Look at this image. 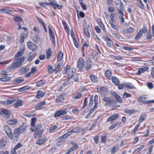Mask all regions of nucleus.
Listing matches in <instances>:
<instances>
[{"mask_svg":"<svg viewBox=\"0 0 154 154\" xmlns=\"http://www.w3.org/2000/svg\"><path fill=\"white\" fill-rule=\"evenodd\" d=\"M75 69L72 67L71 68L69 65H66L64 67L62 73L65 75L67 73L68 74V80L72 77L74 75Z\"/></svg>","mask_w":154,"mask_h":154,"instance_id":"1","label":"nucleus"},{"mask_svg":"<svg viewBox=\"0 0 154 154\" xmlns=\"http://www.w3.org/2000/svg\"><path fill=\"white\" fill-rule=\"evenodd\" d=\"M26 127L25 125H22L15 129L13 133L14 137L16 138L15 139L17 140L18 138L19 135L26 130Z\"/></svg>","mask_w":154,"mask_h":154,"instance_id":"2","label":"nucleus"},{"mask_svg":"<svg viewBox=\"0 0 154 154\" xmlns=\"http://www.w3.org/2000/svg\"><path fill=\"white\" fill-rule=\"evenodd\" d=\"M44 130L42 128L41 125L40 124H38L34 128V137L35 138L41 137L43 132Z\"/></svg>","mask_w":154,"mask_h":154,"instance_id":"3","label":"nucleus"},{"mask_svg":"<svg viewBox=\"0 0 154 154\" xmlns=\"http://www.w3.org/2000/svg\"><path fill=\"white\" fill-rule=\"evenodd\" d=\"M21 50L18 51L17 53L15 56V59H17L21 60L22 61H24V57L22 56L24 54V46L22 45L20 47Z\"/></svg>","mask_w":154,"mask_h":154,"instance_id":"4","label":"nucleus"},{"mask_svg":"<svg viewBox=\"0 0 154 154\" xmlns=\"http://www.w3.org/2000/svg\"><path fill=\"white\" fill-rule=\"evenodd\" d=\"M23 62L21 60L15 59L13 62L12 64L8 67L7 69L12 70L19 67L22 65V63Z\"/></svg>","mask_w":154,"mask_h":154,"instance_id":"5","label":"nucleus"},{"mask_svg":"<svg viewBox=\"0 0 154 154\" xmlns=\"http://www.w3.org/2000/svg\"><path fill=\"white\" fill-rule=\"evenodd\" d=\"M102 100L105 102L104 104L105 106H114L116 103V102L111 97H105Z\"/></svg>","mask_w":154,"mask_h":154,"instance_id":"6","label":"nucleus"},{"mask_svg":"<svg viewBox=\"0 0 154 154\" xmlns=\"http://www.w3.org/2000/svg\"><path fill=\"white\" fill-rule=\"evenodd\" d=\"M3 128L4 131L11 139L13 140L15 139L11 128L8 126L6 125H4L3 126Z\"/></svg>","mask_w":154,"mask_h":154,"instance_id":"7","label":"nucleus"},{"mask_svg":"<svg viewBox=\"0 0 154 154\" xmlns=\"http://www.w3.org/2000/svg\"><path fill=\"white\" fill-rule=\"evenodd\" d=\"M68 109H63L57 111L55 113L54 117L57 118L62 115H65L68 112Z\"/></svg>","mask_w":154,"mask_h":154,"instance_id":"8","label":"nucleus"},{"mask_svg":"<svg viewBox=\"0 0 154 154\" xmlns=\"http://www.w3.org/2000/svg\"><path fill=\"white\" fill-rule=\"evenodd\" d=\"M147 31V29L145 26H143L142 28L141 29L136 36L135 39L136 40L139 39L142 35L143 33H145Z\"/></svg>","mask_w":154,"mask_h":154,"instance_id":"9","label":"nucleus"},{"mask_svg":"<svg viewBox=\"0 0 154 154\" xmlns=\"http://www.w3.org/2000/svg\"><path fill=\"white\" fill-rule=\"evenodd\" d=\"M85 61L82 58L80 57L77 63V67L80 70H82L85 66Z\"/></svg>","mask_w":154,"mask_h":154,"instance_id":"10","label":"nucleus"},{"mask_svg":"<svg viewBox=\"0 0 154 154\" xmlns=\"http://www.w3.org/2000/svg\"><path fill=\"white\" fill-rule=\"evenodd\" d=\"M15 100L14 98H11L6 101H1L0 103L3 104L4 105L8 106L13 104L15 102Z\"/></svg>","mask_w":154,"mask_h":154,"instance_id":"11","label":"nucleus"},{"mask_svg":"<svg viewBox=\"0 0 154 154\" xmlns=\"http://www.w3.org/2000/svg\"><path fill=\"white\" fill-rule=\"evenodd\" d=\"M27 46L28 48L32 51H36L37 46L33 44L31 42H29L27 43Z\"/></svg>","mask_w":154,"mask_h":154,"instance_id":"12","label":"nucleus"},{"mask_svg":"<svg viewBox=\"0 0 154 154\" xmlns=\"http://www.w3.org/2000/svg\"><path fill=\"white\" fill-rule=\"evenodd\" d=\"M2 115L6 119H9L10 116L9 112L8 110L3 109L2 110Z\"/></svg>","mask_w":154,"mask_h":154,"instance_id":"13","label":"nucleus"},{"mask_svg":"<svg viewBox=\"0 0 154 154\" xmlns=\"http://www.w3.org/2000/svg\"><path fill=\"white\" fill-rule=\"evenodd\" d=\"M37 121V119L36 117H33L31 119V126L30 128V131L32 132H33L34 131V128L36 122Z\"/></svg>","mask_w":154,"mask_h":154,"instance_id":"14","label":"nucleus"},{"mask_svg":"<svg viewBox=\"0 0 154 154\" xmlns=\"http://www.w3.org/2000/svg\"><path fill=\"white\" fill-rule=\"evenodd\" d=\"M97 89V91L102 94H104L107 91V88L106 87L98 88Z\"/></svg>","mask_w":154,"mask_h":154,"instance_id":"15","label":"nucleus"},{"mask_svg":"<svg viewBox=\"0 0 154 154\" xmlns=\"http://www.w3.org/2000/svg\"><path fill=\"white\" fill-rule=\"evenodd\" d=\"M119 117V115L118 114H115L110 116L107 120V122H110L117 119Z\"/></svg>","mask_w":154,"mask_h":154,"instance_id":"16","label":"nucleus"},{"mask_svg":"<svg viewBox=\"0 0 154 154\" xmlns=\"http://www.w3.org/2000/svg\"><path fill=\"white\" fill-rule=\"evenodd\" d=\"M72 132L71 131H69L66 133L64 134L62 136H61L60 138H58L57 140L58 141H60V140H63L65 139L70 136Z\"/></svg>","mask_w":154,"mask_h":154,"instance_id":"17","label":"nucleus"},{"mask_svg":"<svg viewBox=\"0 0 154 154\" xmlns=\"http://www.w3.org/2000/svg\"><path fill=\"white\" fill-rule=\"evenodd\" d=\"M51 6L55 9H60L62 7V5H58L55 1L54 2V1H53Z\"/></svg>","mask_w":154,"mask_h":154,"instance_id":"18","label":"nucleus"},{"mask_svg":"<svg viewBox=\"0 0 154 154\" xmlns=\"http://www.w3.org/2000/svg\"><path fill=\"white\" fill-rule=\"evenodd\" d=\"M7 123L11 125H13L17 123L18 121L17 120L13 119L8 120L6 121Z\"/></svg>","mask_w":154,"mask_h":154,"instance_id":"19","label":"nucleus"},{"mask_svg":"<svg viewBox=\"0 0 154 154\" xmlns=\"http://www.w3.org/2000/svg\"><path fill=\"white\" fill-rule=\"evenodd\" d=\"M15 102L14 104V106L15 108H17L19 106L23 105L22 101L21 100H18L16 101L15 100Z\"/></svg>","mask_w":154,"mask_h":154,"instance_id":"20","label":"nucleus"},{"mask_svg":"<svg viewBox=\"0 0 154 154\" xmlns=\"http://www.w3.org/2000/svg\"><path fill=\"white\" fill-rule=\"evenodd\" d=\"M91 67V61L90 59H89L86 62V69L87 71H88Z\"/></svg>","mask_w":154,"mask_h":154,"instance_id":"21","label":"nucleus"},{"mask_svg":"<svg viewBox=\"0 0 154 154\" xmlns=\"http://www.w3.org/2000/svg\"><path fill=\"white\" fill-rule=\"evenodd\" d=\"M65 99V96L64 95H61L58 96L56 99V102H60L63 101Z\"/></svg>","mask_w":154,"mask_h":154,"instance_id":"22","label":"nucleus"},{"mask_svg":"<svg viewBox=\"0 0 154 154\" xmlns=\"http://www.w3.org/2000/svg\"><path fill=\"white\" fill-rule=\"evenodd\" d=\"M45 104V102H41L37 104L35 106V108L36 110H38L41 108Z\"/></svg>","mask_w":154,"mask_h":154,"instance_id":"23","label":"nucleus"},{"mask_svg":"<svg viewBox=\"0 0 154 154\" xmlns=\"http://www.w3.org/2000/svg\"><path fill=\"white\" fill-rule=\"evenodd\" d=\"M31 87L29 86L26 85L18 89V91L19 92L24 91L29 89Z\"/></svg>","mask_w":154,"mask_h":154,"instance_id":"24","label":"nucleus"},{"mask_svg":"<svg viewBox=\"0 0 154 154\" xmlns=\"http://www.w3.org/2000/svg\"><path fill=\"white\" fill-rule=\"evenodd\" d=\"M48 30H49V35L51 38L52 39H55V36L54 34V32L50 26H48Z\"/></svg>","mask_w":154,"mask_h":154,"instance_id":"25","label":"nucleus"},{"mask_svg":"<svg viewBox=\"0 0 154 154\" xmlns=\"http://www.w3.org/2000/svg\"><path fill=\"white\" fill-rule=\"evenodd\" d=\"M45 93L42 91H38L37 92L35 97L37 99H39L43 97Z\"/></svg>","mask_w":154,"mask_h":154,"instance_id":"26","label":"nucleus"},{"mask_svg":"<svg viewBox=\"0 0 154 154\" xmlns=\"http://www.w3.org/2000/svg\"><path fill=\"white\" fill-rule=\"evenodd\" d=\"M149 69V68L147 67H144L142 68H140L138 69V70L137 72L138 74H140L141 73H143L144 71L147 70Z\"/></svg>","mask_w":154,"mask_h":154,"instance_id":"27","label":"nucleus"},{"mask_svg":"<svg viewBox=\"0 0 154 154\" xmlns=\"http://www.w3.org/2000/svg\"><path fill=\"white\" fill-rule=\"evenodd\" d=\"M114 84L116 85H118L119 83V82L117 78L115 76H112L111 78Z\"/></svg>","mask_w":154,"mask_h":154,"instance_id":"28","label":"nucleus"},{"mask_svg":"<svg viewBox=\"0 0 154 154\" xmlns=\"http://www.w3.org/2000/svg\"><path fill=\"white\" fill-rule=\"evenodd\" d=\"M97 21L99 25L102 29L104 30L105 29V27L103 23L101 20L100 18H98L97 19Z\"/></svg>","mask_w":154,"mask_h":154,"instance_id":"29","label":"nucleus"},{"mask_svg":"<svg viewBox=\"0 0 154 154\" xmlns=\"http://www.w3.org/2000/svg\"><path fill=\"white\" fill-rule=\"evenodd\" d=\"M112 73L109 70H106L105 72V75L106 78L109 80H110Z\"/></svg>","mask_w":154,"mask_h":154,"instance_id":"30","label":"nucleus"},{"mask_svg":"<svg viewBox=\"0 0 154 154\" xmlns=\"http://www.w3.org/2000/svg\"><path fill=\"white\" fill-rule=\"evenodd\" d=\"M90 78L92 81L96 82L98 81V79L95 75L91 74L90 76Z\"/></svg>","mask_w":154,"mask_h":154,"instance_id":"31","label":"nucleus"},{"mask_svg":"<svg viewBox=\"0 0 154 154\" xmlns=\"http://www.w3.org/2000/svg\"><path fill=\"white\" fill-rule=\"evenodd\" d=\"M46 140V138H42L39 140H38L36 142V143L37 144L42 145L43 144L45 141Z\"/></svg>","mask_w":154,"mask_h":154,"instance_id":"32","label":"nucleus"},{"mask_svg":"<svg viewBox=\"0 0 154 154\" xmlns=\"http://www.w3.org/2000/svg\"><path fill=\"white\" fill-rule=\"evenodd\" d=\"M24 81L23 79H18L13 81L12 84L14 85H16L17 84H20L22 82Z\"/></svg>","mask_w":154,"mask_h":154,"instance_id":"33","label":"nucleus"},{"mask_svg":"<svg viewBox=\"0 0 154 154\" xmlns=\"http://www.w3.org/2000/svg\"><path fill=\"white\" fill-rule=\"evenodd\" d=\"M72 37L73 39V42H74V45L75 47L76 48H78L79 47V45L78 43L77 42V40H76L75 36L73 34H72Z\"/></svg>","mask_w":154,"mask_h":154,"instance_id":"34","label":"nucleus"},{"mask_svg":"<svg viewBox=\"0 0 154 154\" xmlns=\"http://www.w3.org/2000/svg\"><path fill=\"white\" fill-rule=\"evenodd\" d=\"M46 83V81L44 80H41L38 82L36 84V86L37 87H39L41 86H42L43 85L45 84Z\"/></svg>","mask_w":154,"mask_h":154,"instance_id":"35","label":"nucleus"},{"mask_svg":"<svg viewBox=\"0 0 154 154\" xmlns=\"http://www.w3.org/2000/svg\"><path fill=\"white\" fill-rule=\"evenodd\" d=\"M63 54L61 51L59 52L58 55L57 60L60 61L63 59Z\"/></svg>","mask_w":154,"mask_h":154,"instance_id":"36","label":"nucleus"},{"mask_svg":"<svg viewBox=\"0 0 154 154\" xmlns=\"http://www.w3.org/2000/svg\"><path fill=\"white\" fill-rule=\"evenodd\" d=\"M82 129H81L79 127H75L73 128L72 131H70L72 132V133H78Z\"/></svg>","mask_w":154,"mask_h":154,"instance_id":"37","label":"nucleus"},{"mask_svg":"<svg viewBox=\"0 0 154 154\" xmlns=\"http://www.w3.org/2000/svg\"><path fill=\"white\" fill-rule=\"evenodd\" d=\"M134 29L133 27H130L127 29L125 32L127 33H131L134 32Z\"/></svg>","mask_w":154,"mask_h":154,"instance_id":"38","label":"nucleus"},{"mask_svg":"<svg viewBox=\"0 0 154 154\" xmlns=\"http://www.w3.org/2000/svg\"><path fill=\"white\" fill-rule=\"evenodd\" d=\"M145 147V146L143 145H141L139 147L135 149L134 151V153H135L136 152H137L141 150Z\"/></svg>","mask_w":154,"mask_h":154,"instance_id":"39","label":"nucleus"},{"mask_svg":"<svg viewBox=\"0 0 154 154\" xmlns=\"http://www.w3.org/2000/svg\"><path fill=\"white\" fill-rule=\"evenodd\" d=\"M125 87L128 89H132L134 88L133 85L131 83H128L125 84Z\"/></svg>","mask_w":154,"mask_h":154,"instance_id":"40","label":"nucleus"},{"mask_svg":"<svg viewBox=\"0 0 154 154\" xmlns=\"http://www.w3.org/2000/svg\"><path fill=\"white\" fill-rule=\"evenodd\" d=\"M136 110H132L130 109H127L124 110V112L130 114H132L135 113Z\"/></svg>","mask_w":154,"mask_h":154,"instance_id":"41","label":"nucleus"},{"mask_svg":"<svg viewBox=\"0 0 154 154\" xmlns=\"http://www.w3.org/2000/svg\"><path fill=\"white\" fill-rule=\"evenodd\" d=\"M11 79V78L9 76H7L5 78H0V81L3 82H6L10 80Z\"/></svg>","mask_w":154,"mask_h":154,"instance_id":"42","label":"nucleus"},{"mask_svg":"<svg viewBox=\"0 0 154 154\" xmlns=\"http://www.w3.org/2000/svg\"><path fill=\"white\" fill-rule=\"evenodd\" d=\"M13 20L15 22H19L22 20V18L20 17L16 16L13 18Z\"/></svg>","mask_w":154,"mask_h":154,"instance_id":"43","label":"nucleus"},{"mask_svg":"<svg viewBox=\"0 0 154 154\" xmlns=\"http://www.w3.org/2000/svg\"><path fill=\"white\" fill-rule=\"evenodd\" d=\"M145 98L144 97H139L138 99L139 102H143L144 104H147L146 101H145Z\"/></svg>","mask_w":154,"mask_h":154,"instance_id":"44","label":"nucleus"},{"mask_svg":"<svg viewBox=\"0 0 154 154\" xmlns=\"http://www.w3.org/2000/svg\"><path fill=\"white\" fill-rule=\"evenodd\" d=\"M61 66L60 63H58L56 65V67L55 68L54 71L56 73H57L59 70Z\"/></svg>","mask_w":154,"mask_h":154,"instance_id":"45","label":"nucleus"},{"mask_svg":"<svg viewBox=\"0 0 154 154\" xmlns=\"http://www.w3.org/2000/svg\"><path fill=\"white\" fill-rule=\"evenodd\" d=\"M51 51L50 48H49L47 51V57L46 58L47 59H48L51 56Z\"/></svg>","mask_w":154,"mask_h":154,"instance_id":"46","label":"nucleus"},{"mask_svg":"<svg viewBox=\"0 0 154 154\" xmlns=\"http://www.w3.org/2000/svg\"><path fill=\"white\" fill-rule=\"evenodd\" d=\"M2 13H6L7 14H11L12 11L8 9H3L0 11Z\"/></svg>","mask_w":154,"mask_h":154,"instance_id":"47","label":"nucleus"},{"mask_svg":"<svg viewBox=\"0 0 154 154\" xmlns=\"http://www.w3.org/2000/svg\"><path fill=\"white\" fill-rule=\"evenodd\" d=\"M82 95L81 93H78L74 94L73 97L74 99H78L80 98Z\"/></svg>","mask_w":154,"mask_h":154,"instance_id":"48","label":"nucleus"},{"mask_svg":"<svg viewBox=\"0 0 154 154\" xmlns=\"http://www.w3.org/2000/svg\"><path fill=\"white\" fill-rule=\"evenodd\" d=\"M115 94V98L117 101L119 103H122V100L121 97L119 95L116 94Z\"/></svg>","mask_w":154,"mask_h":154,"instance_id":"49","label":"nucleus"},{"mask_svg":"<svg viewBox=\"0 0 154 154\" xmlns=\"http://www.w3.org/2000/svg\"><path fill=\"white\" fill-rule=\"evenodd\" d=\"M35 55V53H30L29 55V58L28 60L29 61H31L32 60L34 57Z\"/></svg>","mask_w":154,"mask_h":154,"instance_id":"50","label":"nucleus"},{"mask_svg":"<svg viewBox=\"0 0 154 154\" xmlns=\"http://www.w3.org/2000/svg\"><path fill=\"white\" fill-rule=\"evenodd\" d=\"M85 33L86 35L88 38H89L90 36V33L89 32L88 29V28H85L84 30Z\"/></svg>","mask_w":154,"mask_h":154,"instance_id":"51","label":"nucleus"},{"mask_svg":"<svg viewBox=\"0 0 154 154\" xmlns=\"http://www.w3.org/2000/svg\"><path fill=\"white\" fill-rule=\"evenodd\" d=\"M140 125V123H138L133 129L132 132V133H134V134H135L136 131L137 130L138 128L139 127Z\"/></svg>","mask_w":154,"mask_h":154,"instance_id":"52","label":"nucleus"},{"mask_svg":"<svg viewBox=\"0 0 154 154\" xmlns=\"http://www.w3.org/2000/svg\"><path fill=\"white\" fill-rule=\"evenodd\" d=\"M54 71V70L52 68V66L49 65L48 66V72L50 73H52Z\"/></svg>","mask_w":154,"mask_h":154,"instance_id":"53","label":"nucleus"},{"mask_svg":"<svg viewBox=\"0 0 154 154\" xmlns=\"http://www.w3.org/2000/svg\"><path fill=\"white\" fill-rule=\"evenodd\" d=\"M6 144V141L2 140L0 141V148H2L4 147Z\"/></svg>","mask_w":154,"mask_h":154,"instance_id":"54","label":"nucleus"},{"mask_svg":"<svg viewBox=\"0 0 154 154\" xmlns=\"http://www.w3.org/2000/svg\"><path fill=\"white\" fill-rule=\"evenodd\" d=\"M145 119V116H142L140 117L139 120L138 122L140 124V123H141Z\"/></svg>","mask_w":154,"mask_h":154,"instance_id":"55","label":"nucleus"},{"mask_svg":"<svg viewBox=\"0 0 154 154\" xmlns=\"http://www.w3.org/2000/svg\"><path fill=\"white\" fill-rule=\"evenodd\" d=\"M101 142L103 143H105L106 140V136L104 135L102 136L101 138Z\"/></svg>","mask_w":154,"mask_h":154,"instance_id":"56","label":"nucleus"},{"mask_svg":"<svg viewBox=\"0 0 154 154\" xmlns=\"http://www.w3.org/2000/svg\"><path fill=\"white\" fill-rule=\"evenodd\" d=\"M122 48L124 50L128 51H133V48L128 46H123L122 47Z\"/></svg>","mask_w":154,"mask_h":154,"instance_id":"57","label":"nucleus"},{"mask_svg":"<svg viewBox=\"0 0 154 154\" xmlns=\"http://www.w3.org/2000/svg\"><path fill=\"white\" fill-rule=\"evenodd\" d=\"M109 23H110V24L111 26V27L114 29H115V30H119V29L115 25H114V24H113V23L111 22V21H109Z\"/></svg>","mask_w":154,"mask_h":154,"instance_id":"58","label":"nucleus"},{"mask_svg":"<svg viewBox=\"0 0 154 154\" xmlns=\"http://www.w3.org/2000/svg\"><path fill=\"white\" fill-rule=\"evenodd\" d=\"M93 95H91L90 98V101L89 103L88 106H89L91 107L93 105Z\"/></svg>","mask_w":154,"mask_h":154,"instance_id":"59","label":"nucleus"},{"mask_svg":"<svg viewBox=\"0 0 154 154\" xmlns=\"http://www.w3.org/2000/svg\"><path fill=\"white\" fill-rule=\"evenodd\" d=\"M78 146L77 144L76 143H75L73 145V146L72 147L71 149H71V152L73 150H75L77 149Z\"/></svg>","mask_w":154,"mask_h":154,"instance_id":"60","label":"nucleus"},{"mask_svg":"<svg viewBox=\"0 0 154 154\" xmlns=\"http://www.w3.org/2000/svg\"><path fill=\"white\" fill-rule=\"evenodd\" d=\"M120 124V123H116L115 124L112 125L111 126H110L109 128V129L110 130H112L116 126H118Z\"/></svg>","mask_w":154,"mask_h":154,"instance_id":"61","label":"nucleus"},{"mask_svg":"<svg viewBox=\"0 0 154 154\" xmlns=\"http://www.w3.org/2000/svg\"><path fill=\"white\" fill-rule=\"evenodd\" d=\"M147 85L148 88L149 89H152L153 88V84L151 82H148L146 83Z\"/></svg>","mask_w":154,"mask_h":154,"instance_id":"62","label":"nucleus"},{"mask_svg":"<svg viewBox=\"0 0 154 154\" xmlns=\"http://www.w3.org/2000/svg\"><path fill=\"white\" fill-rule=\"evenodd\" d=\"M119 149L118 146H116L114 147L112 149V153H115L116 151L118 150Z\"/></svg>","mask_w":154,"mask_h":154,"instance_id":"63","label":"nucleus"},{"mask_svg":"<svg viewBox=\"0 0 154 154\" xmlns=\"http://www.w3.org/2000/svg\"><path fill=\"white\" fill-rule=\"evenodd\" d=\"M82 7V9L84 10H86L87 9V7L86 5L83 3H80Z\"/></svg>","mask_w":154,"mask_h":154,"instance_id":"64","label":"nucleus"}]
</instances>
